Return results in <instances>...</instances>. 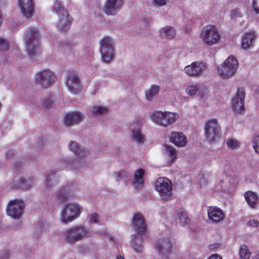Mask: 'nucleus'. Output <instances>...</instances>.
Listing matches in <instances>:
<instances>
[{
    "label": "nucleus",
    "mask_w": 259,
    "mask_h": 259,
    "mask_svg": "<svg viewBox=\"0 0 259 259\" xmlns=\"http://www.w3.org/2000/svg\"><path fill=\"white\" fill-rule=\"evenodd\" d=\"M206 68L207 66L205 63L196 61L186 66L184 71L188 76L195 77L202 74Z\"/></svg>",
    "instance_id": "12"
},
{
    "label": "nucleus",
    "mask_w": 259,
    "mask_h": 259,
    "mask_svg": "<svg viewBox=\"0 0 259 259\" xmlns=\"http://www.w3.org/2000/svg\"><path fill=\"white\" fill-rule=\"evenodd\" d=\"M244 197L248 204L252 208H254L258 203L257 195L252 191L245 192Z\"/></svg>",
    "instance_id": "30"
},
{
    "label": "nucleus",
    "mask_w": 259,
    "mask_h": 259,
    "mask_svg": "<svg viewBox=\"0 0 259 259\" xmlns=\"http://www.w3.org/2000/svg\"><path fill=\"white\" fill-rule=\"evenodd\" d=\"M208 259H222V257L217 254H213L211 255Z\"/></svg>",
    "instance_id": "53"
},
{
    "label": "nucleus",
    "mask_w": 259,
    "mask_h": 259,
    "mask_svg": "<svg viewBox=\"0 0 259 259\" xmlns=\"http://www.w3.org/2000/svg\"><path fill=\"white\" fill-rule=\"evenodd\" d=\"M251 257V259H259V253H252Z\"/></svg>",
    "instance_id": "52"
},
{
    "label": "nucleus",
    "mask_w": 259,
    "mask_h": 259,
    "mask_svg": "<svg viewBox=\"0 0 259 259\" xmlns=\"http://www.w3.org/2000/svg\"><path fill=\"white\" fill-rule=\"evenodd\" d=\"M52 11L55 12L59 16L69 14L68 11L64 9L62 3L56 0L52 6Z\"/></svg>",
    "instance_id": "31"
},
{
    "label": "nucleus",
    "mask_w": 259,
    "mask_h": 259,
    "mask_svg": "<svg viewBox=\"0 0 259 259\" xmlns=\"http://www.w3.org/2000/svg\"><path fill=\"white\" fill-rule=\"evenodd\" d=\"M69 148L78 157H83L84 156V150L81 149L77 142L71 141L69 145Z\"/></svg>",
    "instance_id": "33"
},
{
    "label": "nucleus",
    "mask_w": 259,
    "mask_h": 259,
    "mask_svg": "<svg viewBox=\"0 0 259 259\" xmlns=\"http://www.w3.org/2000/svg\"><path fill=\"white\" fill-rule=\"evenodd\" d=\"M204 131L206 138L210 143L215 141L220 137L221 127L216 119L206 122Z\"/></svg>",
    "instance_id": "10"
},
{
    "label": "nucleus",
    "mask_w": 259,
    "mask_h": 259,
    "mask_svg": "<svg viewBox=\"0 0 259 259\" xmlns=\"http://www.w3.org/2000/svg\"><path fill=\"white\" fill-rule=\"evenodd\" d=\"M71 24V19L69 14L59 16V20L57 24L59 30L62 32H66L69 28Z\"/></svg>",
    "instance_id": "24"
},
{
    "label": "nucleus",
    "mask_w": 259,
    "mask_h": 259,
    "mask_svg": "<svg viewBox=\"0 0 259 259\" xmlns=\"http://www.w3.org/2000/svg\"><path fill=\"white\" fill-rule=\"evenodd\" d=\"M84 119L83 114L78 111H72L66 113L64 116V124L66 126H71L78 124Z\"/></svg>",
    "instance_id": "17"
},
{
    "label": "nucleus",
    "mask_w": 259,
    "mask_h": 259,
    "mask_svg": "<svg viewBox=\"0 0 259 259\" xmlns=\"http://www.w3.org/2000/svg\"><path fill=\"white\" fill-rule=\"evenodd\" d=\"M116 181L118 182L120 180L126 179L130 176V174L125 170H121L114 173Z\"/></svg>",
    "instance_id": "39"
},
{
    "label": "nucleus",
    "mask_w": 259,
    "mask_h": 259,
    "mask_svg": "<svg viewBox=\"0 0 259 259\" xmlns=\"http://www.w3.org/2000/svg\"><path fill=\"white\" fill-rule=\"evenodd\" d=\"M252 6L256 13L259 14V0H253Z\"/></svg>",
    "instance_id": "49"
},
{
    "label": "nucleus",
    "mask_w": 259,
    "mask_h": 259,
    "mask_svg": "<svg viewBox=\"0 0 259 259\" xmlns=\"http://www.w3.org/2000/svg\"><path fill=\"white\" fill-rule=\"evenodd\" d=\"M67 87L73 94H78L81 90L80 79L75 73H70L67 76Z\"/></svg>",
    "instance_id": "18"
},
{
    "label": "nucleus",
    "mask_w": 259,
    "mask_h": 259,
    "mask_svg": "<svg viewBox=\"0 0 259 259\" xmlns=\"http://www.w3.org/2000/svg\"><path fill=\"white\" fill-rule=\"evenodd\" d=\"M100 53L102 61L105 64H110L115 57V49L113 39L106 36L100 41Z\"/></svg>",
    "instance_id": "1"
},
{
    "label": "nucleus",
    "mask_w": 259,
    "mask_h": 259,
    "mask_svg": "<svg viewBox=\"0 0 259 259\" xmlns=\"http://www.w3.org/2000/svg\"><path fill=\"white\" fill-rule=\"evenodd\" d=\"M25 206V203L22 200H11L7 205V214L13 219H19L23 213Z\"/></svg>",
    "instance_id": "11"
},
{
    "label": "nucleus",
    "mask_w": 259,
    "mask_h": 259,
    "mask_svg": "<svg viewBox=\"0 0 259 259\" xmlns=\"http://www.w3.org/2000/svg\"><path fill=\"white\" fill-rule=\"evenodd\" d=\"M178 215L181 225L185 226L188 223L189 219L186 211L184 209H178Z\"/></svg>",
    "instance_id": "36"
},
{
    "label": "nucleus",
    "mask_w": 259,
    "mask_h": 259,
    "mask_svg": "<svg viewBox=\"0 0 259 259\" xmlns=\"http://www.w3.org/2000/svg\"><path fill=\"white\" fill-rule=\"evenodd\" d=\"M168 0H152L153 4L155 7H162L167 4Z\"/></svg>",
    "instance_id": "48"
},
{
    "label": "nucleus",
    "mask_w": 259,
    "mask_h": 259,
    "mask_svg": "<svg viewBox=\"0 0 259 259\" xmlns=\"http://www.w3.org/2000/svg\"><path fill=\"white\" fill-rule=\"evenodd\" d=\"M207 213L209 219L213 223H219L225 217L223 211L220 208L216 207H209L207 209Z\"/></svg>",
    "instance_id": "21"
},
{
    "label": "nucleus",
    "mask_w": 259,
    "mask_h": 259,
    "mask_svg": "<svg viewBox=\"0 0 259 259\" xmlns=\"http://www.w3.org/2000/svg\"><path fill=\"white\" fill-rule=\"evenodd\" d=\"M227 148L230 150H235L240 147V143L234 139H228L226 142Z\"/></svg>",
    "instance_id": "38"
},
{
    "label": "nucleus",
    "mask_w": 259,
    "mask_h": 259,
    "mask_svg": "<svg viewBox=\"0 0 259 259\" xmlns=\"http://www.w3.org/2000/svg\"><path fill=\"white\" fill-rule=\"evenodd\" d=\"M248 225L253 227H257L259 225V222L256 219H251L248 222Z\"/></svg>",
    "instance_id": "50"
},
{
    "label": "nucleus",
    "mask_w": 259,
    "mask_h": 259,
    "mask_svg": "<svg viewBox=\"0 0 259 259\" xmlns=\"http://www.w3.org/2000/svg\"><path fill=\"white\" fill-rule=\"evenodd\" d=\"M132 137L133 140L139 145H143L145 142V136L139 127L133 129Z\"/></svg>",
    "instance_id": "29"
},
{
    "label": "nucleus",
    "mask_w": 259,
    "mask_h": 259,
    "mask_svg": "<svg viewBox=\"0 0 259 259\" xmlns=\"http://www.w3.org/2000/svg\"><path fill=\"white\" fill-rule=\"evenodd\" d=\"M9 44L8 41L2 38H0V51L5 52L8 50Z\"/></svg>",
    "instance_id": "44"
},
{
    "label": "nucleus",
    "mask_w": 259,
    "mask_h": 259,
    "mask_svg": "<svg viewBox=\"0 0 259 259\" xmlns=\"http://www.w3.org/2000/svg\"><path fill=\"white\" fill-rule=\"evenodd\" d=\"M57 79V77L55 72L48 69L40 70L35 75L36 83L44 89L51 87Z\"/></svg>",
    "instance_id": "8"
},
{
    "label": "nucleus",
    "mask_w": 259,
    "mask_h": 259,
    "mask_svg": "<svg viewBox=\"0 0 259 259\" xmlns=\"http://www.w3.org/2000/svg\"><path fill=\"white\" fill-rule=\"evenodd\" d=\"M3 21V18L2 13L0 11V26L2 24Z\"/></svg>",
    "instance_id": "56"
},
{
    "label": "nucleus",
    "mask_w": 259,
    "mask_h": 259,
    "mask_svg": "<svg viewBox=\"0 0 259 259\" xmlns=\"http://www.w3.org/2000/svg\"><path fill=\"white\" fill-rule=\"evenodd\" d=\"M52 104L53 101L51 96H48L43 99L40 107L44 109H49Z\"/></svg>",
    "instance_id": "40"
},
{
    "label": "nucleus",
    "mask_w": 259,
    "mask_h": 259,
    "mask_svg": "<svg viewBox=\"0 0 259 259\" xmlns=\"http://www.w3.org/2000/svg\"><path fill=\"white\" fill-rule=\"evenodd\" d=\"M238 63L233 56H230L225 60L223 64L218 66V72L223 79L233 76L236 73Z\"/></svg>",
    "instance_id": "5"
},
{
    "label": "nucleus",
    "mask_w": 259,
    "mask_h": 259,
    "mask_svg": "<svg viewBox=\"0 0 259 259\" xmlns=\"http://www.w3.org/2000/svg\"><path fill=\"white\" fill-rule=\"evenodd\" d=\"M255 37V32L253 31L245 34L242 39V47L244 49L249 48L251 46Z\"/></svg>",
    "instance_id": "28"
},
{
    "label": "nucleus",
    "mask_w": 259,
    "mask_h": 259,
    "mask_svg": "<svg viewBox=\"0 0 259 259\" xmlns=\"http://www.w3.org/2000/svg\"><path fill=\"white\" fill-rule=\"evenodd\" d=\"M145 234L133 235L131 237V246L134 250L138 253H141L143 249L142 236Z\"/></svg>",
    "instance_id": "22"
},
{
    "label": "nucleus",
    "mask_w": 259,
    "mask_h": 259,
    "mask_svg": "<svg viewBox=\"0 0 259 259\" xmlns=\"http://www.w3.org/2000/svg\"><path fill=\"white\" fill-rule=\"evenodd\" d=\"M230 17L232 19H236L238 18L241 17V13L239 9L236 8L232 10L230 12Z\"/></svg>",
    "instance_id": "42"
},
{
    "label": "nucleus",
    "mask_w": 259,
    "mask_h": 259,
    "mask_svg": "<svg viewBox=\"0 0 259 259\" xmlns=\"http://www.w3.org/2000/svg\"><path fill=\"white\" fill-rule=\"evenodd\" d=\"M170 141L178 147H183L186 145V137L182 133L173 132L170 135Z\"/></svg>",
    "instance_id": "23"
},
{
    "label": "nucleus",
    "mask_w": 259,
    "mask_h": 259,
    "mask_svg": "<svg viewBox=\"0 0 259 259\" xmlns=\"http://www.w3.org/2000/svg\"><path fill=\"white\" fill-rule=\"evenodd\" d=\"M133 225L135 231L140 234H145L146 230V225L143 215L140 213L134 214L132 220Z\"/></svg>",
    "instance_id": "19"
},
{
    "label": "nucleus",
    "mask_w": 259,
    "mask_h": 259,
    "mask_svg": "<svg viewBox=\"0 0 259 259\" xmlns=\"http://www.w3.org/2000/svg\"><path fill=\"white\" fill-rule=\"evenodd\" d=\"M159 33L161 37L170 39L176 36V30L172 26H166L160 29Z\"/></svg>",
    "instance_id": "26"
},
{
    "label": "nucleus",
    "mask_w": 259,
    "mask_h": 259,
    "mask_svg": "<svg viewBox=\"0 0 259 259\" xmlns=\"http://www.w3.org/2000/svg\"><path fill=\"white\" fill-rule=\"evenodd\" d=\"M198 91V87L196 85H189L186 89V93L190 96L194 95Z\"/></svg>",
    "instance_id": "41"
},
{
    "label": "nucleus",
    "mask_w": 259,
    "mask_h": 259,
    "mask_svg": "<svg viewBox=\"0 0 259 259\" xmlns=\"http://www.w3.org/2000/svg\"><path fill=\"white\" fill-rule=\"evenodd\" d=\"M50 177H49L47 178L46 179V185L47 186L49 185H50Z\"/></svg>",
    "instance_id": "57"
},
{
    "label": "nucleus",
    "mask_w": 259,
    "mask_h": 259,
    "mask_svg": "<svg viewBox=\"0 0 259 259\" xmlns=\"http://www.w3.org/2000/svg\"><path fill=\"white\" fill-rule=\"evenodd\" d=\"M252 146L255 151L259 154V135L255 137L253 140Z\"/></svg>",
    "instance_id": "46"
},
{
    "label": "nucleus",
    "mask_w": 259,
    "mask_h": 259,
    "mask_svg": "<svg viewBox=\"0 0 259 259\" xmlns=\"http://www.w3.org/2000/svg\"><path fill=\"white\" fill-rule=\"evenodd\" d=\"M159 92V87L156 84H153L145 91V98L148 101H151Z\"/></svg>",
    "instance_id": "32"
},
{
    "label": "nucleus",
    "mask_w": 259,
    "mask_h": 259,
    "mask_svg": "<svg viewBox=\"0 0 259 259\" xmlns=\"http://www.w3.org/2000/svg\"><path fill=\"white\" fill-rule=\"evenodd\" d=\"M245 92L242 89H239L236 96L232 99V106L237 113H242L244 111V99Z\"/></svg>",
    "instance_id": "16"
},
{
    "label": "nucleus",
    "mask_w": 259,
    "mask_h": 259,
    "mask_svg": "<svg viewBox=\"0 0 259 259\" xmlns=\"http://www.w3.org/2000/svg\"><path fill=\"white\" fill-rule=\"evenodd\" d=\"M81 211L82 207L78 204H66L61 211V221L65 224L71 222L79 216Z\"/></svg>",
    "instance_id": "6"
},
{
    "label": "nucleus",
    "mask_w": 259,
    "mask_h": 259,
    "mask_svg": "<svg viewBox=\"0 0 259 259\" xmlns=\"http://www.w3.org/2000/svg\"><path fill=\"white\" fill-rule=\"evenodd\" d=\"M14 154V152L12 150H10L9 151L7 152V153H6V156L7 158H9L11 156H12Z\"/></svg>",
    "instance_id": "54"
},
{
    "label": "nucleus",
    "mask_w": 259,
    "mask_h": 259,
    "mask_svg": "<svg viewBox=\"0 0 259 259\" xmlns=\"http://www.w3.org/2000/svg\"><path fill=\"white\" fill-rule=\"evenodd\" d=\"M18 4L23 15L30 18L33 15V0H19Z\"/></svg>",
    "instance_id": "20"
},
{
    "label": "nucleus",
    "mask_w": 259,
    "mask_h": 259,
    "mask_svg": "<svg viewBox=\"0 0 259 259\" xmlns=\"http://www.w3.org/2000/svg\"><path fill=\"white\" fill-rule=\"evenodd\" d=\"M85 166V163L83 161H81L79 162L77 165V168L80 171H82L83 170V167Z\"/></svg>",
    "instance_id": "51"
},
{
    "label": "nucleus",
    "mask_w": 259,
    "mask_h": 259,
    "mask_svg": "<svg viewBox=\"0 0 259 259\" xmlns=\"http://www.w3.org/2000/svg\"><path fill=\"white\" fill-rule=\"evenodd\" d=\"M231 180L232 178L230 177L226 176L225 179L221 181V183L222 185V187L225 189L229 188L231 185Z\"/></svg>",
    "instance_id": "45"
},
{
    "label": "nucleus",
    "mask_w": 259,
    "mask_h": 259,
    "mask_svg": "<svg viewBox=\"0 0 259 259\" xmlns=\"http://www.w3.org/2000/svg\"><path fill=\"white\" fill-rule=\"evenodd\" d=\"M201 178H202V180L203 181V184H205V180L204 178L203 177H201Z\"/></svg>",
    "instance_id": "58"
},
{
    "label": "nucleus",
    "mask_w": 259,
    "mask_h": 259,
    "mask_svg": "<svg viewBox=\"0 0 259 259\" xmlns=\"http://www.w3.org/2000/svg\"><path fill=\"white\" fill-rule=\"evenodd\" d=\"M239 255L241 259H249L251 255L248 247L246 245H242L239 251Z\"/></svg>",
    "instance_id": "37"
},
{
    "label": "nucleus",
    "mask_w": 259,
    "mask_h": 259,
    "mask_svg": "<svg viewBox=\"0 0 259 259\" xmlns=\"http://www.w3.org/2000/svg\"><path fill=\"white\" fill-rule=\"evenodd\" d=\"M88 218L90 223L97 224L99 222V215L97 213H92Z\"/></svg>",
    "instance_id": "47"
},
{
    "label": "nucleus",
    "mask_w": 259,
    "mask_h": 259,
    "mask_svg": "<svg viewBox=\"0 0 259 259\" xmlns=\"http://www.w3.org/2000/svg\"><path fill=\"white\" fill-rule=\"evenodd\" d=\"M39 38L40 34L37 29L29 28L27 30L24 41L27 51L30 56H33L38 52Z\"/></svg>",
    "instance_id": "2"
},
{
    "label": "nucleus",
    "mask_w": 259,
    "mask_h": 259,
    "mask_svg": "<svg viewBox=\"0 0 259 259\" xmlns=\"http://www.w3.org/2000/svg\"><path fill=\"white\" fill-rule=\"evenodd\" d=\"M33 184V180L31 178L26 179L22 176H16L9 186L12 189H28L31 188Z\"/></svg>",
    "instance_id": "14"
},
{
    "label": "nucleus",
    "mask_w": 259,
    "mask_h": 259,
    "mask_svg": "<svg viewBox=\"0 0 259 259\" xmlns=\"http://www.w3.org/2000/svg\"><path fill=\"white\" fill-rule=\"evenodd\" d=\"M69 189V187H66L60 190L55 195L56 199L58 200H60L61 201H64L70 196Z\"/></svg>",
    "instance_id": "34"
},
{
    "label": "nucleus",
    "mask_w": 259,
    "mask_h": 259,
    "mask_svg": "<svg viewBox=\"0 0 259 259\" xmlns=\"http://www.w3.org/2000/svg\"><path fill=\"white\" fill-rule=\"evenodd\" d=\"M164 153L169 165L172 164L177 158V151L172 147L165 145Z\"/></svg>",
    "instance_id": "27"
},
{
    "label": "nucleus",
    "mask_w": 259,
    "mask_h": 259,
    "mask_svg": "<svg viewBox=\"0 0 259 259\" xmlns=\"http://www.w3.org/2000/svg\"><path fill=\"white\" fill-rule=\"evenodd\" d=\"M200 184H202V182H201V181H200Z\"/></svg>",
    "instance_id": "60"
},
{
    "label": "nucleus",
    "mask_w": 259,
    "mask_h": 259,
    "mask_svg": "<svg viewBox=\"0 0 259 259\" xmlns=\"http://www.w3.org/2000/svg\"><path fill=\"white\" fill-rule=\"evenodd\" d=\"M10 257V254L9 253L7 252L4 256V257L0 259H8Z\"/></svg>",
    "instance_id": "55"
},
{
    "label": "nucleus",
    "mask_w": 259,
    "mask_h": 259,
    "mask_svg": "<svg viewBox=\"0 0 259 259\" xmlns=\"http://www.w3.org/2000/svg\"><path fill=\"white\" fill-rule=\"evenodd\" d=\"M145 171L142 168L137 170L134 174V178L133 181V184L137 189H141L144 184L143 175Z\"/></svg>",
    "instance_id": "25"
},
{
    "label": "nucleus",
    "mask_w": 259,
    "mask_h": 259,
    "mask_svg": "<svg viewBox=\"0 0 259 259\" xmlns=\"http://www.w3.org/2000/svg\"><path fill=\"white\" fill-rule=\"evenodd\" d=\"M107 107L102 106H95L91 108V113L94 116L101 115L107 113Z\"/></svg>",
    "instance_id": "35"
},
{
    "label": "nucleus",
    "mask_w": 259,
    "mask_h": 259,
    "mask_svg": "<svg viewBox=\"0 0 259 259\" xmlns=\"http://www.w3.org/2000/svg\"><path fill=\"white\" fill-rule=\"evenodd\" d=\"M221 35L214 26L207 25L201 30L200 38L208 46H212L218 42Z\"/></svg>",
    "instance_id": "9"
},
{
    "label": "nucleus",
    "mask_w": 259,
    "mask_h": 259,
    "mask_svg": "<svg viewBox=\"0 0 259 259\" xmlns=\"http://www.w3.org/2000/svg\"><path fill=\"white\" fill-rule=\"evenodd\" d=\"M155 246L159 253L165 257H167L171 253L172 245L169 239H160Z\"/></svg>",
    "instance_id": "15"
},
{
    "label": "nucleus",
    "mask_w": 259,
    "mask_h": 259,
    "mask_svg": "<svg viewBox=\"0 0 259 259\" xmlns=\"http://www.w3.org/2000/svg\"><path fill=\"white\" fill-rule=\"evenodd\" d=\"M116 259H124L122 256H119L117 257Z\"/></svg>",
    "instance_id": "59"
},
{
    "label": "nucleus",
    "mask_w": 259,
    "mask_h": 259,
    "mask_svg": "<svg viewBox=\"0 0 259 259\" xmlns=\"http://www.w3.org/2000/svg\"><path fill=\"white\" fill-rule=\"evenodd\" d=\"M123 0H106L103 12L107 15H115L122 7Z\"/></svg>",
    "instance_id": "13"
},
{
    "label": "nucleus",
    "mask_w": 259,
    "mask_h": 259,
    "mask_svg": "<svg viewBox=\"0 0 259 259\" xmlns=\"http://www.w3.org/2000/svg\"><path fill=\"white\" fill-rule=\"evenodd\" d=\"M172 184L171 181L165 177L159 178L155 182V188L158 192L161 199L167 201L172 196Z\"/></svg>",
    "instance_id": "7"
},
{
    "label": "nucleus",
    "mask_w": 259,
    "mask_h": 259,
    "mask_svg": "<svg viewBox=\"0 0 259 259\" xmlns=\"http://www.w3.org/2000/svg\"><path fill=\"white\" fill-rule=\"evenodd\" d=\"M64 236L66 242L73 244L78 241L89 237L90 233L84 227L78 226L66 230Z\"/></svg>",
    "instance_id": "3"
},
{
    "label": "nucleus",
    "mask_w": 259,
    "mask_h": 259,
    "mask_svg": "<svg viewBox=\"0 0 259 259\" xmlns=\"http://www.w3.org/2000/svg\"><path fill=\"white\" fill-rule=\"evenodd\" d=\"M61 47L64 52L68 53L72 50L74 46L68 41H65L61 44Z\"/></svg>",
    "instance_id": "43"
},
{
    "label": "nucleus",
    "mask_w": 259,
    "mask_h": 259,
    "mask_svg": "<svg viewBox=\"0 0 259 259\" xmlns=\"http://www.w3.org/2000/svg\"><path fill=\"white\" fill-rule=\"evenodd\" d=\"M177 116L176 114L170 112L154 111L151 113L150 119L156 124L167 127L176 121Z\"/></svg>",
    "instance_id": "4"
}]
</instances>
